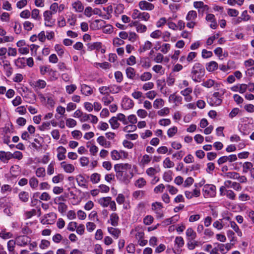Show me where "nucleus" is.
<instances>
[{
	"mask_svg": "<svg viewBox=\"0 0 254 254\" xmlns=\"http://www.w3.org/2000/svg\"><path fill=\"white\" fill-rule=\"evenodd\" d=\"M90 120L91 123L93 124H96L98 121L97 117L92 114H84L82 119H80L81 122H84Z\"/></svg>",
	"mask_w": 254,
	"mask_h": 254,
	"instance_id": "obj_15",
	"label": "nucleus"
},
{
	"mask_svg": "<svg viewBox=\"0 0 254 254\" xmlns=\"http://www.w3.org/2000/svg\"><path fill=\"white\" fill-rule=\"evenodd\" d=\"M110 199H112V198L110 196L107 197H103L98 199V203L103 207H107L109 205V202H110Z\"/></svg>",
	"mask_w": 254,
	"mask_h": 254,
	"instance_id": "obj_24",
	"label": "nucleus"
},
{
	"mask_svg": "<svg viewBox=\"0 0 254 254\" xmlns=\"http://www.w3.org/2000/svg\"><path fill=\"white\" fill-rule=\"evenodd\" d=\"M203 191L205 198L213 197L216 195V187L213 185H205L203 188Z\"/></svg>",
	"mask_w": 254,
	"mask_h": 254,
	"instance_id": "obj_3",
	"label": "nucleus"
},
{
	"mask_svg": "<svg viewBox=\"0 0 254 254\" xmlns=\"http://www.w3.org/2000/svg\"><path fill=\"white\" fill-rule=\"evenodd\" d=\"M76 88L77 87L75 84L67 85L65 87L66 92L69 94L73 93L75 91Z\"/></svg>",
	"mask_w": 254,
	"mask_h": 254,
	"instance_id": "obj_63",
	"label": "nucleus"
},
{
	"mask_svg": "<svg viewBox=\"0 0 254 254\" xmlns=\"http://www.w3.org/2000/svg\"><path fill=\"white\" fill-rule=\"evenodd\" d=\"M108 231L109 233L116 239H118L121 234L120 230L116 228L109 227Z\"/></svg>",
	"mask_w": 254,
	"mask_h": 254,
	"instance_id": "obj_28",
	"label": "nucleus"
},
{
	"mask_svg": "<svg viewBox=\"0 0 254 254\" xmlns=\"http://www.w3.org/2000/svg\"><path fill=\"white\" fill-rule=\"evenodd\" d=\"M12 190L11 187L8 185H4L1 187V192L4 194H8L11 192Z\"/></svg>",
	"mask_w": 254,
	"mask_h": 254,
	"instance_id": "obj_57",
	"label": "nucleus"
},
{
	"mask_svg": "<svg viewBox=\"0 0 254 254\" xmlns=\"http://www.w3.org/2000/svg\"><path fill=\"white\" fill-rule=\"evenodd\" d=\"M152 77V74L150 72H144L141 74L140 79L142 81H146L151 79Z\"/></svg>",
	"mask_w": 254,
	"mask_h": 254,
	"instance_id": "obj_41",
	"label": "nucleus"
},
{
	"mask_svg": "<svg viewBox=\"0 0 254 254\" xmlns=\"http://www.w3.org/2000/svg\"><path fill=\"white\" fill-rule=\"evenodd\" d=\"M134 106L133 101L130 98L125 97L122 102V106L125 110H128L132 108Z\"/></svg>",
	"mask_w": 254,
	"mask_h": 254,
	"instance_id": "obj_12",
	"label": "nucleus"
},
{
	"mask_svg": "<svg viewBox=\"0 0 254 254\" xmlns=\"http://www.w3.org/2000/svg\"><path fill=\"white\" fill-rule=\"evenodd\" d=\"M64 180V176L62 174H59L52 178V182L54 184H58Z\"/></svg>",
	"mask_w": 254,
	"mask_h": 254,
	"instance_id": "obj_64",
	"label": "nucleus"
},
{
	"mask_svg": "<svg viewBox=\"0 0 254 254\" xmlns=\"http://www.w3.org/2000/svg\"><path fill=\"white\" fill-rule=\"evenodd\" d=\"M169 100L173 101L176 105H177L181 102V97L175 94H172L169 96Z\"/></svg>",
	"mask_w": 254,
	"mask_h": 254,
	"instance_id": "obj_55",
	"label": "nucleus"
},
{
	"mask_svg": "<svg viewBox=\"0 0 254 254\" xmlns=\"http://www.w3.org/2000/svg\"><path fill=\"white\" fill-rule=\"evenodd\" d=\"M111 224L112 226L115 227L118 226L119 217L116 213H112L110 216Z\"/></svg>",
	"mask_w": 254,
	"mask_h": 254,
	"instance_id": "obj_27",
	"label": "nucleus"
},
{
	"mask_svg": "<svg viewBox=\"0 0 254 254\" xmlns=\"http://www.w3.org/2000/svg\"><path fill=\"white\" fill-rule=\"evenodd\" d=\"M237 160V156L236 154H231L229 156H224L220 157L217 161L219 165H221L226 162H233Z\"/></svg>",
	"mask_w": 254,
	"mask_h": 254,
	"instance_id": "obj_10",
	"label": "nucleus"
},
{
	"mask_svg": "<svg viewBox=\"0 0 254 254\" xmlns=\"http://www.w3.org/2000/svg\"><path fill=\"white\" fill-rule=\"evenodd\" d=\"M231 218L229 216H226L221 219L222 225H223V228H227L230 226V221H231Z\"/></svg>",
	"mask_w": 254,
	"mask_h": 254,
	"instance_id": "obj_52",
	"label": "nucleus"
},
{
	"mask_svg": "<svg viewBox=\"0 0 254 254\" xmlns=\"http://www.w3.org/2000/svg\"><path fill=\"white\" fill-rule=\"evenodd\" d=\"M191 78L194 81H199L201 78L204 76V69L201 64L196 63L193 66L191 71Z\"/></svg>",
	"mask_w": 254,
	"mask_h": 254,
	"instance_id": "obj_1",
	"label": "nucleus"
},
{
	"mask_svg": "<svg viewBox=\"0 0 254 254\" xmlns=\"http://www.w3.org/2000/svg\"><path fill=\"white\" fill-rule=\"evenodd\" d=\"M184 245V241L181 237H177L175 240V246L173 249L174 253L179 254L181 251L180 249Z\"/></svg>",
	"mask_w": 254,
	"mask_h": 254,
	"instance_id": "obj_6",
	"label": "nucleus"
},
{
	"mask_svg": "<svg viewBox=\"0 0 254 254\" xmlns=\"http://www.w3.org/2000/svg\"><path fill=\"white\" fill-rule=\"evenodd\" d=\"M57 158L58 160L60 161L64 160L66 157L65 155L66 152V149L64 147L61 146L57 148Z\"/></svg>",
	"mask_w": 254,
	"mask_h": 254,
	"instance_id": "obj_23",
	"label": "nucleus"
},
{
	"mask_svg": "<svg viewBox=\"0 0 254 254\" xmlns=\"http://www.w3.org/2000/svg\"><path fill=\"white\" fill-rule=\"evenodd\" d=\"M132 25L135 27L136 32L139 33H144L147 31V28L146 26L138 21L133 22Z\"/></svg>",
	"mask_w": 254,
	"mask_h": 254,
	"instance_id": "obj_14",
	"label": "nucleus"
},
{
	"mask_svg": "<svg viewBox=\"0 0 254 254\" xmlns=\"http://www.w3.org/2000/svg\"><path fill=\"white\" fill-rule=\"evenodd\" d=\"M164 104V102L163 99L161 98L156 99L154 100L153 105L155 109H158L163 107Z\"/></svg>",
	"mask_w": 254,
	"mask_h": 254,
	"instance_id": "obj_47",
	"label": "nucleus"
},
{
	"mask_svg": "<svg viewBox=\"0 0 254 254\" xmlns=\"http://www.w3.org/2000/svg\"><path fill=\"white\" fill-rule=\"evenodd\" d=\"M159 170L160 169L159 168L158 169H157V168H155L150 167L146 169V173L148 176L152 177L156 175L157 173H158Z\"/></svg>",
	"mask_w": 254,
	"mask_h": 254,
	"instance_id": "obj_44",
	"label": "nucleus"
},
{
	"mask_svg": "<svg viewBox=\"0 0 254 254\" xmlns=\"http://www.w3.org/2000/svg\"><path fill=\"white\" fill-rule=\"evenodd\" d=\"M131 165L129 163H119L114 165V170L116 173L123 172L125 173L126 171L131 169Z\"/></svg>",
	"mask_w": 254,
	"mask_h": 254,
	"instance_id": "obj_5",
	"label": "nucleus"
},
{
	"mask_svg": "<svg viewBox=\"0 0 254 254\" xmlns=\"http://www.w3.org/2000/svg\"><path fill=\"white\" fill-rule=\"evenodd\" d=\"M202 85L208 88L213 87L214 89H217L218 88L220 87L222 84L220 82H217L211 79H209L206 81H204Z\"/></svg>",
	"mask_w": 254,
	"mask_h": 254,
	"instance_id": "obj_11",
	"label": "nucleus"
},
{
	"mask_svg": "<svg viewBox=\"0 0 254 254\" xmlns=\"http://www.w3.org/2000/svg\"><path fill=\"white\" fill-rule=\"evenodd\" d=\"M18 197L21 201L23 202H26L29 200V195L28 192L25 191H22L19 193Z\"/></svg>",
	"mask_w": 254,
	"mask_h": 254,
	"instance_id": "obj_33",
	"label": "nucleus"
},
{
	"mask_svg": "<svg viewBox=\"0 0 254 254\" xmlns=\"http://www.w3.org/2000/svg\"><path fill=\"white\" fill-rule=\"evenodd\" d=\"M163 178L164 180L167 182H171L173 179L172 171H169L165 172Z\"/></svg>",
	"mask_w": 254,
	"mask_h": 254,
	"instance_id": "obj_53",
	"label": "nucleus"
},
{
	"mask_svg": "<svg viewBox=\"0 0 254 254\" xmlns=\"http://www.w3.org/2000/svg\"><path fill=\"white\" fill-rule=\"evenodd\" d=\"M35 174L38 178H44L46 176L45 169L43 167H39L35 171Z\"/></svg>",
	"mask_w": 254,
	"mask_h": 254,
	"instance_id": "obj_40",
	"label": "nucleus"
},
{
	"mask_svg": "<svg viewBox=\"0 0 254 254\" xmlns=\"http://www.w3.org/2000/svg\"><path fill=\"white\" fill-rule=\"evenodd\" d=\"M139 9L143 11H151L154 9V5L149 1L146 0H141L138 3Z\"/></svg>",
	"mask_w": 254,
	"mask_h": 254,
	"instance_id": "obj_7",
	"label": "nucleus"
},
{
	"mask_svg": "<svg viewBox=\"0 0 254 254\" xmlns=\"http://www.w3.org/2000/svg\"><path fill=\"white\" fill-rule=\"evenodd\" d=\"M253 165L251 162H245L242 166L243 172L244 173H247L248 172V171H251L252 169L253 168Z\"/></svg>",
	"mask_w": 254,
	"mask_h": 254,
	"instance_id": "obj_36",
	"label": "nucleus"
},
{
	"mask_svg": "<svg viewBox=\"0 0 254 254\" xmlns=\"http://www.w3.org/2000/svg\"><path fill=\"white\" fill-rule=\"evenodd\" d=\"M125 42L123 40L119 37H116L114 38L113 40V44L115 47H119L120 46L124 45Z\"/></svg>",
	"mask_w": 254,
	"mask_h": 254,
	"instance_id": "obj_59",
	"label": "nucleus"
},
{
	"mask_svg": "<svg viewBox=\"0 0 254 254\" xmlns=\"http://www.w3.org/2000/svg\"><path fill=\"white\" fill-rule=\"evenodd\" d=\"M3 69L5 72V75L7 77H9L11 75L13 71V69L10 65L9 62L6 61L3 65Z\"/></svg>",
	"mask_w": 254,
	"mask_h": 254,
	"instance_id": "obj_25",
	"label": "nucleus"
},
{
	"mask_svg": "<svg viewBox=\"0 0 254 254\" xmlns=\"http://www.w3.org/2000/svg\"><path fill=\"white\" fill-rule=\"evenodd\" d=\"M204 184V181L202 180L200 181L198 184H195L194 185L195 189L193 190V191L191 192V197L195 196L198 197L200 194V191L199 188L202 187Z\"/></svg>",
	"mask_w": 254,
	"mask_h": 254,
	"instance_id": "obj_21",
	"label": "nucleus"
},
{
	"mask_svg": "<svg viewBox=\"0 0 254 254\" xmlns=\"http://www.w3.org/2000/svg\"><path fill=\"white\" fill-rule=\"evenodd\" d=\"M15 241L13 240H10L8 241L7 244V250L9 252L10 254H12L13 253H16L14 251L15 245Z\"/></svg>",
	"mask_w": 254,
	"mask_h": 254,
	"instance_id": "obj_35",
	"label": "nucleus"
},
{
	"mask_svg": "<svg viewBox=\"0 0 254 254\" xmlns=\"http://www.w3.org/2000/svg\"><path fill=\"white\" fill-rule=\"evenodd\" d=\"M100 175L98 173H95L92 174L90 176V181L93 184H97L100 182Z\"/></svg>",
	"mask_w": 254,
	"mask_h": 254,
	"instance_id": "obj_46",
	"label": "nucleus"
},
{
	"mask_svg": "<svg viewBox=\"0 0 254 254\" xmlns=\"http://www.w3.org/2000/svg\"><path fill=\"white\" fill-rule=\"evenodd\" d=\"M29 183L32 189H35L38 186L39 181L36 178L32 177L29 179Z\"/></svg>",
	"mask_w": 254,
	"mask_h": 254,
	"instance_id": "obj_38",
	"label": "nucleus"
},
{
	"mask_svg": "<svg viewBox=\"0 0 254 254\" xmlns=\"http://www.w3.org/2000/svg\"><path fill=\"white\" fill-rule=\"evenodd\" d=\"M53 15L51 11L46 10L43 13L45 25L48 27H52L55 22V19L53 18Z\"/></svg>",
	"mask_w": 254,
	"mask_h": 254,
	"instance_id": "obj_4",
	"label": "nucleus"
},
{
	"mask_svg": "<svg viewBox=\"0 0 254 254\" xmlns=\"http://www.w3.org/2000/svg\"><path fill=\"white\" fill-rule=\"evenodd\" d=\"M146 184V182L143 178H140L135 182V186L138 188H142Z\"/></svg>",
	"mask_w": 254,
	"mask_h": 254,
	"instance_id": "obj_49",
	"label": "nucleus"
},
{
	"mask_svg": "<svg viewBox=\"0 0 254 254\" xmlns=\"http://www.w3.org/2000/svg\"><path fill=\"white\" fill-rule=\"evenodd\" d=\"M116 118L118 119V121H120L123 123L124 125H127L128 124V121L127 120L126 116L125 115L122 113L118 114Z\"/></svg>",
	"mask_w": 254,
	"mask_h": 254,
	"instance_id": "obj_62",
	"label": "nucleus"
},
{
	"mask_svg": "<svg viewBox=\"0 0 254 254\" xmlns=\"http://www.w3.org/2000/svg\"><path fill=\"white\" fill-rule=\"evenodd\" d=\"M114 100L113 97L110 96V95H105L102 98V101L103 102L105 106H108Z\"/></svg>",
	"mask_w": 254,
	"mask_h": 254,
	"instance_id": "obj_45",
	"label": "nucleus"
},
{
	"mask_svg": "<svg viewBox=\"0 0 254 254\" xmlns=\"http://www.w3.org/2000/svg\"><path fill=\"white\" fill-rule=\"evenodd\" d=\"M60 165L61 168H63L64 171L66 173H72L75 170V167L73 165L68 163L65 161L61 162Z\"/></svg>",
	"mask_w": 254,
	"mask_h": 254,
	"instance_id": "obj_13",
	"label": "nucleus"
},
{
	"mask_svg": "<svg viewBox=\"0 0 254 254\" xmlns=\"http://www.w3.org/2000/svg\"><path fill=\"white\" fill-rule=\"evenodd\" d=\"M181 94L185 97V100L187 102L190 101V88L189 87L186 88L181 91Z\"/></svg>",
	"mask_w": 254,
	"mask_h": 254,
	"instance_id": "obj_29",
	"label": "nucleus"
},
{
	"mask_svg": "<svg viewBox=\"0 0 254 254\" xmlns=\"http://www.w3.org/2000/svg\"><path fill=\"white\" fill-rule=\"evenodd\" d=\"M218 67V64L215 61H211L206 64V68L209 72L215 71Z\"/></svg>",
	"mask_w": 254,
	"mask_h": 254,
	"instance_id": "obj_26",
	"label": "nucleus"
},
{
	"mask_svg": "<svg viewBox=\"0 0 254 254\" xmlns=\"http://www.w3.org/2000/svg\"><path fill=\"white\" fill-rule=\"evenodd\" d=\"M11 158H12V153L10 152L0 151V160L2 162L4 163L7 162Z\"/></svg>",
	"mask_w": 254,
	"mask_h": 254,
	"instance_id": "obj_20",
	"label": "nucleus"
},
{
	"mask_svg": "<svg viewBox=\"0 0 254 254\" xmlns=\"http://www.w3.org/2000/svg\"><path fill=\"white\" fill-rule=\"evenodd\" d=\"M30 240V239L27 236H20L16 239L17 245L21 247L27 245Z\"/></svg>",
	"mask_w": 254,
	"mask_h": 254,
	"instance_id": "obj_16",
	"label": "nucleus"
},
{
	"mask_svg": "<svg viewBox=\"0 0 254 254\" xmlns=\"http://www.w3.org/2000/svg\"><path fill=\"white\" fill-rule=\"evenodd\" d=\"M128 153L124 150H113L111 152V157L113 160H124L128 157Z\"/></svg>",
	"mask_w": 254,
	"mask_h": 254,
	"instance_id": "obj_2",
	"label": "nucleus"
},
{
	"mask_svg": "<svg viewBox=\"0 0 254 254\" xmlns=\"http://www.w3.org/2000/svg\"><path fill=\"white\" fill-rule=\"evenodd\" d=\"M171 49V45L168 43L163 44L161 46L160 51L163 54L167 53Z\"/></svg>",
	"mask_w": 254,
	"mask_h": 254,
	"instance_id": "obj_58",
	"label": "nucleus"
},
{
	"mask_svg": "<svg viewBox=\"0 0 254 254\" xmlns=\"http://www.w3.org/2000/svg\"><path fill=\"white\" fill-rule=\"evenodd\" d=\"M221 95L219 92H214L212 95V97L210 98L209 102L210 105L211 106H218L221 104Z\"/></svg>",
	"mask_w": 254,
	"mask_h": 254,
	"instance_id": "obj_9",
	"label": "nucleus"
},
{
	"mask_svg": "<svg viewBox=\"0 0 254 254\" xmlns=\"http://www.w3.org/2000/svg\"><path fill=\"white\" fill-rule=\"evenodd\" d=\"M80 91L81 93L85 96H90L93 93V89L85 84L81 85Z\"/></svg>",
	"mask_w": 254,
	"mask_h": 254,
	"instance_id": "obj_17",
	"label": "nucleus"
},
{
	"mask_svg": "<svg viewBox=\"0 0 254 254\" xmlns=\"http://www.w3.org/2000/svg\"><path fill=\"white\" fill-rule=\"evenodd\" d=\"M152 43L149 41H146L142 47L140 48L139 49V52L140 53L144 52L146 50H148L150 49L152 47Z\"/></svg>",
	"mask_w": 254,
	"mask_h": 254,
	"instance_id": "obj_42",
	"label": "nucleus"
},
{
	"mask_svg": "<svg viewBox=\"0 0 254 254\" xmlns=\"http://www.w3.org/2000/svg\"><path fill=\"white\" fill-rule=\"evenodd\" d=\"M72 8L76 12H81L84 9V5L79 0H76L73 2L72 4Z\"/></svg>",
	"mask_w": 254,
	"mask_h": 254,
	"instance_id": "obj_19",
	"label": "nucleus"
},
{
	"mask_svg": "<svg viewBox=\"0 0 254 254\" xmlns=\"http://www.w3.org/2000/svg\"><path fill=\"white\" fill-rule=\"evenodd\" d=\"M99 91L100 94L105 95H109L110 92V87L109 86H102L99 87Z\"/></svg>",
	"mask_w": 254,
	"mask_h": 254,
	"instance_id": "obj_56",
	"label": "nucleus"
},
{
	"mask_svg": "<svg viewBox=\"0 0 254 254\" xmlns=\"http://www.w3.org/2000/svg\"><path fill=\"white\" fill-rule=\"evenodd\" d=\"M151 160V157L147 154H145L142 156L140 161H139V164L140 166H144L148 164Z\"/></svg>",
	"mask_w": 254,
	"mask_h": 254,
	"instance_id": "obj_30",
	"label": "nucleus"
},
{
	"mask_svg": "<svg viewBox=\"0 0 254 254\" xmlns=\"http://www.w3.org/2000/svg\"><path fill=\"white\" fill-rule=\"evenodd\" d=\"M109 87L110 92L112 94L118 93L122 90V87L117 85H110Z\"/></svg>",
	"mask_w": 254,
	"mask_h": 254,
	"instance_id": "obj_37",
	"label": "nucleus"
},
{
	"mask_svg": "<svg viewBox=\"0 0 254 254\" xmlns=\"http://www.w3.org/2000/svg\"><path fill=\"white\" fill-rule=\"evenodd\" d=\"M150 18V14L146 12H141L140 15L138 19H140L142 21H147Z\"/></svg>",
	"mask_w": 254,
	"mask_h": 254,
	"instance_id": "obj_61",
	"label": "nucleus"
},
{
	"mask_svg": "<svg viewBox=\"0 0 254 254\" xmlns=\"http://www.w3.org/2000/svg\"><path fill=\"white\" fill-rule=\"evenodd\" d=\"M55 49L59 56H62L64 55V47L62 45H56L55 46Z\"/></svg>",
	"mask_w": 254,
	"mask_h": 254,
	"instance_id": "obj_54",
	"label": "nucleus"
},
{
	"mask_svg": "<svg viewBox=\"0 0 254 254\" xmlns=\"http://www.w3.org/2000/svg\"><path fill=\"white\" fill-rule=\"evenodd\" d=\"M137 128V127L134 124L128 125L125 127L123 130L126 132H129L135 131Z\"/></svg>",
	"mask_w": 254,
	"mask_h": 254,
	"instance_id": "obj_50",
	"label": "nucleus"
},
{
	"mask_svg": "<svg viewBox=\"0 0 254 254\" xmlns=\"http://www.w3.org/2000/svg\"><path fill=\"white\" fill-rule=\"evenodd\" d=\"M227 235L231 243H235L236 242L237 238L235 237V234L234 232L229 230L227 231Z\"/></svg>",
	"mask_w": 254,
	"mask_h": 254,
	"instance_id": "obj_43",
	"label": "nucleus"
},
{
	"mask_svg": "<svg viewBox=\"0 0 254 254\" xmlns=\"http://www.w3.org/2000/svg\"><path fill=\"white\" fill-rule=\"evenodd\" d=\"M55 163L54 162H51L48 166L47 171L49 175H52L54 173V167Z\"/></svg>",
	"mask_w": 254,
	"mask_h": 254,
	"instance_id": "obj_60",
	"label": "nucleus"
},
{
	"mask_svg": "<svg viewBox=\"0 0 254 254\" xmlns=\"http://www.w3.org/2000/svg\"><path fill=\"white\" fill-rule=\"evenodd\" d=\"M97 141L101 146L105 148H110L111 146V142L107 141L103 136L98 137Z\"/></svg>",
	"mask_w": 254,
	"mask_h": 254,
	"instance_id": "obj_22",
	"label": "nucleus"
},
{
	"mask_svg": "<svg viewBox=\"0 0 254 254\" xmlns=\"http://www.w3.org/2000/svg\"><path fill=\"white\" fill-rule=\"evenodd\" d=\"M130 233V235L134 236L137 241L143 239L144 235L143 230L139 226H136L134 229H132Z\"/></svg>",
	"mask_w": 254,
	"mask_h": 254,
	"instance_id": "obj_8",
	"label": "nucleus"
},
{
	"mask_svg": "<svg viewBox=\"0 0 254 254\" xmlns=\"http://www.w3.org/2000/svg\"><path fill=\"white\" fill-rule=\"evenodd\" d=\"M127 76L131 79L134 78L135 75V72L134 69L131 67H127L126 70Z\"/></svg>",
	"mask_w": 254,
	"mask_h": 254,
	"instance_id": "obj_39",
	"label": "nucleus"
},
{
	"mask_svg": "<svg viewBox=\"0 0 254 254\" xmlns=\"http://www.w3.org/2000/svg\"><path fill=\"white\" fill-rule=\"evenodd\" d=\"M163 166L165 168H171L174 166V163L167 157L163 161Z\"/></svg>",
	"mask_w": 254,
	"mask_h": 254,
	"instance_id": "obj_51",
	"label": "nucleus"
},
{
	"mask_svg": "<svg viewBox=\"0 0 254 254\" xmlns=\"http://www.w3.org/2000/svg\"><path fill=\"white\" fill-rule=\"evenodd\" d=\"M205 19L207 21L210 22L211 23V24H210V27L211 28L215 29L217 27V23L215 20V16L214 14H207Z\"/></svg>",
	"mask_w": 254,
	"mask_h": 254,
	"instance_id": "obj_18",
	"label": "nucleus"
},
{
	"mask_svg": "<svg viewBox=\"0 0 254 254\" xmlns=\"http://www.w3.org/2000/svg\"><path fill=\"white\" fill-rule=\"evenodd\" d=\"M230 226L233 229V230L237 233L238 236L242 237V232L239 229L238 226L234 221H232L231 220V221H230Z\"/></svg>",
	"mask_w": 254,
	"mask_h": 254,
	"instance_id": "obj_34",
	"label": "nucleus"
},
{
	"mask_svg": "<svg viewBox=\"0 0 254 254\" xmlns=\"http://www.w3.org/2000/svg\"><path fill=\"white\" fill-rule=\"evenodd\" d=\"M152 70L156 73L162 75L164 74L165 68L161 65L156 64L152 67Z\"/></svg>",
	"mask_w": 254,
	"mask_h": 254,
	"instance_id": "obj_31",
	"label": "nucleus"
},
{
	"mask_svg": "<svg viewBox=\"0 0 254 254\" xmlns=\"http://www.w3.org/2000/svg\"><path fill=\"white\" fill-rule=\"evenodd\" d=\"M76 181L79 186L81 187H86V180L82 175H78L76 177Z\"/></svg>",
	"mask_w": 254,
	"mask_h": 254,
	"instance_id": "obj_48",
	"label": "nucleus"
},
{
	"mask_svg": "<svg viewBox=\"0 0 254 254\" xmlns=\"http://www.w3.org/2000/svg\"><path fill=\"white\" fill-rule=\"evenodd\" d=\"M111 127L116 129H117L120 126V123L118 122V120L116 117H113L111 118L109 121Z\"/></svg>",
	"mask_w": 254,
	"mask_h": 254,
	"instance_id": "obj_32",
	"label": "nucleus"
}]
</instances>
